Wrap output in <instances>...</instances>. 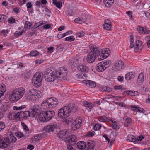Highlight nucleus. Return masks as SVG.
I'll return each mask as SVG.
<instances>
[{"label": "nucleus", "mask_w": 150, "mask_h": 150, "mask_svg": "<svg viewBox=\"0 0 150 150\" xmlns=\"http://www.w3.org/2000/svg\"><path fill=\"white\" fill-rule=\"evenodd\" d=\"M25 92L24 88L22 87L14 89L10 93L9 98L11 101H17L22 98Z\"/></svg>", "instance_id": "f257e3e1"}, {"label": "nucleus", "mask_w": 150, "mask_h": 150, "mask_svg": "<svg viewBox=\"0 0 150 150\" xmlns=\"http://www.w3.org/2000/svg\"><path fill=\"white\" fill-rule=\"evenodd\" d=\"M38 111V108L37 107H36V106H35V107L34 108V109L32 110V111L33 117H35V116L37 115Z\"/></svg>", "instance_id": "c9c22d12"}, {"label": "nucleus", "mask_w": 150, "mask_h": 150, "mask_svg": "<svg viewBox=\"0 0 150 150\" xmlns=\"http://www.w3.org/2000/svg\"><path fill=\"white\" fill-rule=\"evenodd\" d=\"M56 126L54 125H48L44 127V130L48 132H53L54 131Z\"/></svg>", "instance_id": "6ab92c4d"}, {"label": "nucleus", "mask_w": 150, "mask_h": 150, "mask_svg": "<svg viewBox=\"0 0 150 150\" xmlns=\"http://www.w3.org/2000/svg\"><path fill=\"white\" fill-rule=\"evenodd\" d=\"M84 32L83 31H82L76 34V35L77 37H80L84 36Z\"/></svg>", "instance_id": "bf43d9fd"}, {"label": "nucleus", "mask_w": 150, "mask_h": 150, "mask_svg": "<svg viewBox=\"0 0 150 150\" xmlns=\"http://www.w3.org/2000/svg\"><path fill=\"white\" fill-rule=\"evenodd\" d=\"M15 134L16 136L18 137L19 138H22L24 136L22 133L19 131L16 132L15 133Z\"/></svg>", "instance_id": "8fccbe9b"}, {"label": "nucleus", "mask_w": 150, "mask_h": 150, "mask_svg": "<svg viewBox=\"0 0 150 150\" xmlns=\"http://www.w3.org/2000/svg\"><path fill=\"white\" fill-rule=\"evenodd\" d=\"M127 141L130 142H135L137 141L136 138L135 137L132 135H130L127 136Z\"/></svg>", "instance_id": "c756f323"}, {"label": "nucleus", "mask_w": 150, "mask_h": 150, "mask_svg": "<svg viewBox=\"0 0 150 150\" xmlns=\"http://www.w3.org/2000/svg\"><path fill=\"white\" fill-rule=\"evenodd\" d=\"M68 108V110L69 111L70 114L72 112H75L77 110V108L75 105L73 103H71L68 106H67Z\"/></svg>", "instance_id": "4be33fe9"}, {"label": "nucleus", "mask_w": 150, "mask_h": 150, "mask_svg": "<svg viewBox=\"0 0 150 150\" xmlns=\"http://www.w3.org/2000/svg\"><path fill=\"white\" fill-rule=\"evenodd\" d=\"M132 123L131 119L129 117L127 118L125 120V125L126 126H128L131 125Z\"/></svg>", "instance_id": "72a5a7b5"}, {"label": "nucleus", "mask_w": 150, "mask_h": 150, "mask_svg": "<svg viewBox=\"0 0 150 150\" xmlns=\"http://www.w3.org/2000/svg\"><path fill=\"white\" fill-rule=\"evenodd\" d=\"M76 145L77 147L80 150L84 149L86 146V143L83 141L78 142Z\"/></svg>", "instance_id": "393cba45"}, {"label": "nucleus", "mask_w": 150, "mask_h": 150, "mask_svg": "<svg viewBox=\"0 0 150 150\" xmlns=\"http://www.w3.org/2000/svg\"><path fill=\"white\" fill-rule=\"evenodd\" d=\"M74 21L75 22L80 24L84 22V20L83 18H76L75 19Z\"/></svg>", "instance_id": "37998d69"}, {"label": "nucleus", "mask_w": 150, "mask_h": 150, "mask_svg": "<svg viewBox=\"0 0 150 150\" xmlns=\"http://www.w3.org/2000/svg\"><path fill=\"white\" fill-rule=\"evenodd\" d=\"M79 77L80 78H82L84 79L87 77V75L85 73H82L79 75Z\"/></svg>", "instance_id": "0e129e2a"}, {"label": "nucleus", "mask_w": 150, "mask_h": 150, "mask_svg": "<svg viewBox=\"0 0 150 150\" xmlns=\"http://www.w3.org/2000/svg\"><path fill=\"white\" fill-rule=\"evenodd\" d=\"M46 113V122L51 119L55 115V112L53 111H45Z\"/></svg>", "instance_id": "dca6fc26"}, {"label": "nucleus", "mask_w": 150, "mask_h": 150, "mask_svg": "<svg viewBox=\"0 0 150 150\" xmlns=\"http://www.w3.org/2000/svg\"><path fill=\"white\" fill-rule=\"evenodd\" d=\"M101 127V125L99 124H97L94 126L93 128L95 130H99Z\"/></svg>", "instance_id": "a18cd8bd"}, {"label": "nucleus", "mask_w": 150, "mask_h": 150, "mask_svg": "<svg viewBox=\"0 0 150 150\" xmlns=\"http://www.w3.org/2000/svg\"><path fill=\"white\" fill-rule=\"evenodd\" d=\"M145 40L147 41V45L148 47H150V36H147L145 38Z\"/></svg>", "instance_id": "3c124183"}, {"label": "nucleus", "mask_w": 150, "mask_h": 150, "mask_svg": "<svg viewBox=\"0 0 150 150\" xmlns=\"http://www.w3.org/2000/svg\"><path fill=\"white\" fill-rule=\"evenodd\" d=\"M144 75L142 73H140L138 76L137 79V81L139 84H141L144 80Z\"/></svg>", "instance_id": "bb28decb"}, {"label": "nucleus", "mask_w": 150, "mask_h": 150, "mask_svg": "<svg viewBox=\"0 0 150 150\" xmlns=\"http://www.w3.org/2000/svg\"><path fill=\"white\" fill-rule=\"evenodd\" d=\"M54 74L56 77L65 80L67 79V70L66 68L60 67L57 70H55Z\"/></svg>", "instance_id": "20e7f679"}, {"label": "nucleus", "mask_w": 150, "mask_h": 150, "mask_svg": "<svg viewBox=\"0 0 150 150\" xmlns=\"http://www.w3.org/2000/svg\"><path fill=\"white\" fill-rule=\"evenodd\" d=\"M7 139L9 141V144L11 143H13L15 142L17 140L16 138L14 136H10L8 137H7Z\"/></svg>", "instance_id": "7c9ffc66"}, {"label": "nucleus", "mask_w": 150, "mask_h": 150, "mask_svg": "<svg viewBox=\"0 0 150 150\" xmlns=\"http://www.w3.org/2000/svg\"><path fill=\"white\" fill-rule=\"evenodd\" d=\"M7 16L4 15H0V21L3 23H5L7 20Z\"/></svg>", "instance_id": "f704fd0d"}, {"label": "nucleus", "mask_w": 150, "mask_h": 150, "mask_svg": "<svg viewBox=\"0 0 150 150\" xmlns=\"http://www.w3.org/2000/svg\"><path fill=\"white\" fill-rule=\"evenodd\" d=\"M6 86L5 84H2L0 86V91L3 93L6 91Z\"/></svg>", "instance_id": "79ce46f5"}, {"label": "nucleus", "mask_w": 150, "mask_h": 150, "mask_svg": "<svg viewBox=\"0 0 150 150\" xmlns=\"http://www.w3.org/2000/svg\"><path fill=\"white\" fill-rule=\"evenodd\" d=\"M137 110L136 112H142L143 113L145 112V110L142 108L137 107Z\"/></svg>", "instance_id": "13d9d810"}, {"label": "nucleus", "mask_w": 150, "mask_h": 150, "mask_svg": "<svg viewBox=\"0 0 150 150\" xmlns=\"http://www.w3.org/2000/svg\"><path fill=\"white\" fill-rule=\"evenodd\" d=\"M103 2L105 6L110 7L114 2V0H104Z\"/></svg>", "instance_id": "cd10ccee"}, {"label": "nucleus", "mask_w": 150, "mask_h": 150, "mask_svg": "<svg viewBox=\"0 0 150 150\" xmlns=\"http://www.w3.org/2000/svg\"><path fill=\"white\" fill-rule=\"evenodd\" d=\"M43 21H41L37 23H35L34 25V27L36 28L39 27L43 24Z\"/></svg>", "instance_id": "6e6d98bb"}, {"label": "nucleus", "mask_w": 150, "mask_h": 150, "mask_svg": "<svg viewBox=\"0 0 150 150\" xmlns=\"http://www.w3.org/2000/svg\"><path fill=\"white\" fill-rule=\"evenodd\" d=\"M98 119L99 121L102 122L108 121L109 120V118L107 117L105 115L99 117Z\"/></svg>", "instance_id": "c85d7f7f"}, {"label": "nucleus", "mask_w": 150, "mask_h": 150, "mask_svg": "<svg viewBox=\"0 0 150 150\" xmlns=\"http://www.w3.org/2000/svg\"><path fill=\"white\" fill-rule=\"evenodd\" d=\"M104 28L106 30L109 31L110 30L112 27L111 24H104L103 25Z\"/></svg>", "instance_id": "4c0bfd02"}, {"label": "nucleus", "mask_w": 150, "mask_h": 150, "mask_svg": "<svg viewBox=\"0 0 150 150\" xmlns=\"http://www.w3.org/2000/svg\"><path fill=\"white\" fill-rule=\"evenodd\" d=\"M138 31L140 33H145L144 28L140 26H138L137 28Z\"/></svg>", "instance_id": "c03bdc74"}, {"label": "nucleus", "mask_w": 150, "mask_h": 150, "mask_svg": "<svg viewBox=\"0 0 150 150\" xmlns=\"http://www.w3.org/2000/svg\"><path fill=\"white\" fill-rule=\"evenodd\" d=\"M33 139H34L35 140V141H36L37 140H39L40 139V134H37L36 135L34 136L33 137Z\"/></svg>", "instance_id": "e2e57ef3"}, {"label": "nucleus", "mask_w": 150, "mask_h": 150, "mask_svg": "<svg viewBox=\"0 0 150 150\" xmlns=\"http://www.w3.org/2000/svg\"><path fill=\"white\" fill-rule=\"evenodd\" d=\"M49 102L48 101V98L45 100L41 104V106L42 108L45 109H51L50 107V104Z\"/></svg>", "instance_id": "a878e982"}, {"label": "nucleus", "mask_w": 150, "mask_h": 150, "mask_svg": "<svg viewBox=\"0 0 150 150\" xmlns=\"http://www.w3.org/2000/svg\"><path fill=\"white\" fill-rule=\"evenodd\" d=\"M33 6L32 5L30 2H28L26 3V7L28 9L31 8Z\"/></svg>", "instance_id": "69168bd1"}, {"label": "nucleus", "mask_w": 150, "mask_h": 150, "mask_svg": "<svg viewBox=\"0 0 150 150\" xmlns=\"http://www.w3.org/2000/svg\"><path fill=\"white\" fill-rule=\"evenodd\" d=\"M68 108L66 106H65L59 110L58 112V116L62 118L68 117L70 114Z\"/></svg>", "instance_id": "0eeeda50"}, {"label": "nucleus", "mask_w": 150, "mask_h": 150, "mask_svg": "<svg viewBox=\"0 0 150 150\" xmlns=\"http://www.w3.org/2000/svg\"><path fill=\"white\" fill-rule=\"evenodd\" d=\"M8 32V30H4L0 31V35L4 37L6 36Z\"/></svg>", "instance_id": "e433bc0d"}, {"label": "nucleus", "mask_w": 150, "mask_h": 150, "mask_svg": "<svg viewBox=\"0 0 150 150\" xmlns=\"http://www.w3.org/2000/svg\"><path fill=\"white\" fill-rule=\"evenodd\" d=\"M38 118L41 121L46 122L45 111H43L39 113L38 115Z\"/></svg>", "instance_id": "b1692460"}, {"label": "nucleus", "mask_w": 150, "mask_h": 150, "mask_svg": "<svg viewBox=\"0 0 150 150\" xmlns=\"http://www.w3.org/2000/svg\"><path fill=\"white\" fill-rule=\"evenodd\" d=\"M25 108V105H23L19 107L14 106L13 108L14 110H21L22 109Z\"/></svg>", "instance_id": "4d7b16f0"}, {"label": "nucleus", "mask_w": 150, "mask_h": 150, "mask_svg": "<svg viewBox=\"0 0 150 150\" xmlns=\"http://www.w3.org/2000/svg\"><path fill=\"white\" fill-rule=\"evenodd\" d=\"M23 34V33L20 31H16L14 33V36L15 37L17 38Z\"/></svg>", "instance_id": "603ef678"}, {"label": "nucleus", "mask_w": 150, "mask_h": 150, "mask_svg": "<svg viewBox=\"0 0 150 150\" xmlns=\"http://www.w3.org/2000/svg\"><path fill=\"white\" fill-rule=\"evenodd\" d=\"M32 24L31 23L28 21H26L24 25V28L27 29L28 28L31 27Z\"/></svg>", "instance_id": "09e8293b"}, {"label": "nucleus", "mask_w": 150, "mask_h": 150, "mask_svg": "<svg viewBox=\"0 0 150 150\" xmlns=\"http://www.w3.org/2000/svg\"><path fill=\"white\" fill-rule=\"evenodd\" d=\"M48 101L49 102L51 108L55 107L58 104V101L56 98H48Z\"/></svg>", "instance_id": "ddd939ff"}, {"label": "nucleus", "mask_w": 150, "mask_h": 150, "mask_svg": "<svg viewBox=\"0 0 150 150\" xmlns=\"http://www.w3.org/2000/svg\"><path fill=\"white\" fill-rule=\"evenodd\" d=\"M5 124L4 122L2 121H0V132L4 129L5 128Z\"/></svg>", "instance_id": "49530a36"}, {"label": "nucleus", "mask_w": 150, "mask_h": 150, "mask_svg": "<svg viewBox=\"0 0 150 150\" xmlns=\"http://www.w3.org/2000/svg\"><path fill=\"white\" fill-rule=\"evenodd\" d=\"M78 69L81 71L87 72L88 71V68L86 66L82 64H80L78 65Z\"/></svg>", "instance_id": "5701e85b"}, {"label": "nucleus", "mask_w": 150, "mask_h": 150, "mask_svg": "<svg viewBox=\"0 0 150 150\" xmlns=\"http://www.w3.org/2000/svg\"><path fill=\"white\" fill-rule=\"evenodd\" d=\"M130 48H132L133 47L135 44L134 43V40L133 39V37L132 38V36H131V37L130 38Z\"/></svg>", "instance_id": "5fc2aeb1"}, {"label": "nucleus", "mask_w": 150, "mask_h": 150, "mask_svg": "<svg viewBox=\"0 0 150 150\" xmlns=\"http://www.w3.org/2000/svg\"><path fill=\"white\" fill-rule=\"evenodd\" d=\"M82 83L86 84V86L90 88H94L96 86V83L91 80H85L82 81Z\"/></svg>", "instance_id": "4468645a"}, {"label": "nucleus", "mask_w": 150, "mask_h": 150, "mask_svg": "<svg viewBox=\"0 0 150 150\" xmlns=\"http://www.w3.org/2000/svg\"><path fill=\"white\" fill-rule=\"evenodd\" d=\"M75 40V38L73 36H71L65 38V40L66 41H69L70 42L74 41Z\"/></svg>", "instance_id": "ea45409f"}, {"label": "nucleus", "mask_w": 150, "mask_h": 150, "mask_svg": "<svg viewBox=\"0 0 150 150\" xmlns=\"http://www.w3.org/2000/svg\"><path fill=\"white\" fill-rule=\"evenodd\" d=\"M25 98L29 100L33 101L41 97L42 93L39 90L31 89L28 91L25 95Z\"/></svg>", "instance_id": "7ed1b4c3"}, {"label": "nucleus", "mask_w": 150, "mask_h": 150, "mask_svg": "<svg viewBox=\"0 0 150 150\" xmlns=\"http://www.w3.org/2000/svg\"><path fill=\"white\" fill-rule=\"evenodd\" d=\"M30 72L25 71L22 74V76L24 79H28L30 77Z\"/></svg>", "instance_id": "473e14b6"}, {"label": "nucleus", "mask_w": 150, "mask_h": 150, "mask_svg": "<svg viewBox=\"0 0 150 150\" xmlns=\"http://www.w3.org/2000/svg\"><path fill=\"white\" fill-rule=\"evenodd\" d=\"M10 141L7 137L2 138L0 139V148H4L8 147Z\"/></svg>", "instance_id": "f8f14e48"}, {"label": "nucleus", "mask_w": 150, "mask_h": 150, "mask_svg": "<svg viewBox=\"0 0 150 150\" xmlns=\"http://www.w3.org/2000/svg\"><path fill=\"white\" fill-rule=\"evenodd\" d=\"M73 120L72 117H70L69 118H66L65 119V121L67 124H69L70 123L72 122Z\"/></svg>", "instance_id": "864d4df0"}, {"label": "nucleus", "mask_w": 150, "mask_h": 150, "mask_svg": "<svg viewBox=\"0 0 150 150\" xmlns=\"http://www.w3.org/2000/svg\"><path fill=\"white\" fill-rule=\"evenodd\" d=\"M125 78L127 80H131V77L129 72L126 74L125 75Z\"/></svg>", "instance_id": "052dcab7"}, {"label": "nucleus", "mask_w": 150, "mask_h": 150, "mask_svg": "<svg viewBox=\"0 0 150 150\" xmlns=\"http://www.w3.org/2000/svg\"><path fill=\"white\" fill-rule=\"evenodd\" d=\"M82 119L81 117H79L76 119L72 123V127L74 128V129H77L81 127L82 122Z\"/></svg>", "instance_id": "9b49d317"}, {"label": "nucleus", "mask_w": 150, "mask_h": 150, "mask_svg": "<svg viewBox=\"0 0 150 150\" xmlns=\"http://www.w3.org/2000/svg\"><path fill=\"white\" fill-rule=\"evenodd\" d=\"M14 117L17 120H23L26 119L28 117H30V112L26 111L24 112H20L13 114Z\"/></svg>", "instance_id": "39448f33"}, {"label": "nucleus", "mask_w": 150, "mask_h": 150, "mask_svg": "<svg viewBox=\"0 0 150 150\" xmlns=\"http://www.w3.org/2000/svg\"><path fill=\"white\" fill-rule=\"evenodd\" d=\"M39 54V52L37 51H32L30 53L29 55L32 57H35Z\"/></svg>", "instance_id": "a19ab883"}, {"label": "nucleus", "mask_w": 150, "mask_h": 150, "mask_svg": "<svg viewBox=\"0 0 150 150\" xmlns=\"http://www.w3.org/2000/svg\"><path fill=\"white\" fill-rule=\"evenodd\" d=\"M95 132L94 131H91L88 132L87 135L88 136L92 137L93 136L95 135Z\"/></svg>", "instance_id": "774afa93"}, {"label": "nucleus", "mask_w": 150, "mask_h": 150, "mask_svg": "<svg viewBox=\"0 0 150 150\" xmlns=\"http://www.w3.org/2000/svg\"><path fill=\"white\" fill-rule=\"evenodd\" d=\"M103 62L98 63L96 66V70L98 72H102L104 71L106 68Z\"/></svg>", "instance_id": "a211bd4d"}, {"label": "nucleus", "mask_w": 150, "mask_h": 150, "mask_svg": "<svg viewBox=\"0 0 150 150\" xmlns=\"http://www.w3.org/2000/svg\"><path fill=\"white\" fill-rule=\"evenodd\" d=\"M83 105L89 112H90L92 108L95 106V104L88 101L84 102Z\"/></svg>", "instance_id": "412c9836"}, {"label": "nucleus", "mask_w": 150, "mask_h": 150, "mask_svg": "<svg viewBox=\"0 0 150 150\" xmlns=\"http://www.w3.org/2000/svg\"><path fill=\"white\" fill-rule=\"evenodd\" d=\"M54 71L52 70H47L44 73L46 80L48 82H52L55 79Z\"/></svg>", "instance_id": "6e6552de"}, {"label": "nucleus", "mask_w": 150, "mask_h": 150, "mask_svg": "<svg viewBox=\"0 0 150 150\" xmlns=\"http://www.w3.org/2000/svg\"><path fill=\"white\" fill-rule=\"evenodd\" d=\"M65 142L71 145H74L77 141V139L76 136L74 135H71L67 137L65 139Z\"/></svg>", "instance_id": "9d476101"}, {"label": "nucleus", "mask_w": 150, "mask_h": 150, "mask_svg": "<svg viewBox=\"0 0 150 150\" xmlns=\"http://www.w3.org/2000/svg\"><path fill=\"white\" fill-rule=\"evenodd\" d=\"M91 49L90 52L88 54L86 60L88 62L92 63L96 59L97 57H98L99 50L95 45H93L90 46Z\"/></svg>", "instance_id": "f03ea898"}, {"label": "nucleus", "mask_w": 150, "mask_h": 150, "mask_svg": "<svg viewBox=\"0 0 150 150\" xmlns=\"http://www.w3.org/2000/svg\"><path fill=\"white\" fill-rule=\"evenodd\" d=\"M110 53V52L108 48H106L104 50H103L101 51L99 50L98 57L99 60H101L106 58L109 56Z\"/></svg>", "instance_id": "1a4fd4ad"}, {"label": "nucleus", "mask_w": 150, "mask_h": 150, "mask_svg": "<svg viewBox=\"0 0 150 150\" xmlns=\"http://www.w3.org/2000/svg\"><path fill=\"white\" fill-rule=\"evenodd\" d=\"M66 133L64 131H61L58 134V137L60 138H63L65 136Z\"/></svg>", "instance_id": "de8ad7c7"}, {"label": "nucleus", "mask_w": 150, "mask_h": 150, "mask_svg": "<svg viewBox=\"0 0 150 150\" xmlns=\"http://www.w3.org/2000/svg\"><path fill=\"white\" fill-rule=\"evenodd\" d=\"M21 125L23 127V128L24 130L27 131H28L29 130V129L25 123L23 122H21Z\"/></svg>", "instance_id": "680f3d73"}, {"label": "nucleus", "mask_w": 150, "mask_h": 150, "mask_svg": "<svg viewBox=\"0 0 150 150\" xmlns=\"http://www.w3.org/2000/svg\"><path fill=\"white\" fill-rule=\"evenodd\" d=\"M101 62H103V65H104L107 68L108 67L109 65H110L111 64V61L110 60L106 61L104 60Z\"/></svg>", "instance_id": "58836bf2"}, {"label": "nucleus", "mask_w": 150, "mask_h": 150, "mask_svg": "<svg viewBox=\"0 0 150 150\" xmlns=\"http://www.w3.org/2000/svg\"><path fill=\"white\" fill-rule=\"evenodd\" d=\"M124 63L121 60H118L116 62L114 65V68L118 70L122 69L124 65Z\"/></svg>", "instance_id": "2eb2a0df"}, {"label": "nucleus", "mask_w": 150, "mask_h": 150, "mask_svg": "<svg viewBox=\"0 0 150 150\" xmlns=\"http://www.w3.org/2000/svg\"><path fill=\"white\" fill-rule=\"evenodd\" d=\"M142 42L140 40H137L135 42V45L133 47L134 49V51L137 52L138 50H141L142 48Z\"/></svg>", "instance_id": "f3484780"}, {"label": "nucleus", "mask_w": 150, "mask_h": 150, "mask_svg": "<svg viewBox=\"0 0 150 150\" xmlns=\"http://www.w3.org/2000/svg\"><path fill=\"white\" fill-rule=\"evenodd\" d=\"M95 142L94 141L88 140L86 144L87 150H93L95 146Z\"/></svg>", "instance_id": "aec40b11"}, {"label": "nucleus", "mask_w": 150, "mask_h": 150, "mask_svg": "<svg viewBox=\"0 0 150 150\" xmlns=\"http://www.w3.org/2000/svg\"><path fill=\"white\" fill-rule=\"evenodd\" d=\"M53 3L59 8H60L62 6V2L60 1H57V0H53Z\"/></svg>", "instance_id": "2f4dec72"}, {"label": "nucleus", "mask_w": 150, "mask_h": 150, "mask_svg": "<svg viewBox=\"0 0 150 150\" xmlns=\"http://www.w3.org/2000/svg\"><path fill=\"white\" fill-rule=\"evenodd\" d=\"M42 78L41 73L39 72L36 73L32 78V83L36 87L40 86L42 83Z\"/></svg>", "instance_id": "423d86ee"}, {"label": "nucleus", "mask_w": 150, "mask_h": 150, "mask_svg": "<svg viewBox=\"0 0 150 150\" xmlns=\"http://www.w3.org/2000/svg\"><path fill=\"white\" fill-rule=\"evenodd\" d=\"M15 21V18L12 17L9 19L8 22L10 23L13 24L14 23Z\"/></svg>", "instance_id": "338daca9"}]
</instances>
